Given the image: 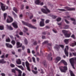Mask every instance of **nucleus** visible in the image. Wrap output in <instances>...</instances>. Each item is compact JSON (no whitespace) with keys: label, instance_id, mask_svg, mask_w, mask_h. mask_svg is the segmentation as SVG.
Instances as JSON below:
<instances>
[{"label":"nucleus","instance_id":"62","mask_svg":"<svg viewBox=\"0 0 76 76\" xmlns=\"http://www.w3.org/2000/svg\"><path fill=\"white\" fill-rule=\"evenodd\" d=\"M32 53L33 54H35V51H34V50H32Z\"/></svg>","mask_w":76,"mask_h":76},{"label":"nucleus","instance_id":"10","mask_svg":"<svg viewBox=\"0 0 76 76\" xmlns=\"http://www.w3.org/2000/svg\"><path fill=\"white\" fill-rule=\"evenodd\" d=\"M0 3L1 4V7L2 10L3 11H5L6 10V9L5 8L6 6L1 2H0Z\"/></svg>","mask_w":76,"mask_h":76},{"label":"nucleus","instance_id":"48","mask_svg":"<svg viewBox=\"0 0 76 76\" xmlns=\"http://www.w3.org/2000/svg\"><path fill=\"white\" fill-rule=\"evenodd\" d=\"M49 22H50V21L49 20H47L46 21V23H49Z\"/></svg>","mask_w":76,"mask_h":76},{"label":"nucleus","instance_id":"7","mask_svg":"<svg viewBox=\"0 0 76 76\" xmlns=\"http://www.w3.org/2000/svg\"><path fill=\"white\" fill-rule=\"evenodd\" d=\"M59 68L61 72H66V71L67 70V67L66 66H61Z\"/></svg>","mask_w":76,"mask_h":76},{"label":"nucleus","instance_id":"31","mask_svg":"<svg viewBox=\"0 0 76 76\" xmlns=\"http://www.w3.org/2000/svg\"><path fill=\"white\" fill-rule=\"evenodd\" d=\"M75 45H76V42H75L74 43H72L71 44V46L72 47H74Z\"/></svg>","mask_w":76,"mask_h":76},{"label":"nucleus","instance_id":"21","mask_svg":"<svg viewBox=\"0 0 76 76\" xmlns=\"http://www.w3.org/2000/svg\"><path fill=\"white\" fill-rule=\"evenodd\" d=\"M40 3H41V1H40V0H37L35 1V3L36 4L39 5V4Z\"/></svg>","mask_w":76,"mask_h":76},{"label":"nucleus","instance_id":"18","mask_svg":"<svg viewBox=\"0 0 76 76\" xmlns=\"http://www.w3.org/2000/svg\"><path fill=\"white\" fill-rule=\"evenodd\" d=\"M17 45L18 46L17 47V48H19V47H20L21 46H22V43H20L19 42H17L16 43Z\"/></svg>","mask_w":76,"mask_h":76},{"label":"nucleus","instance_id":"35","mask_svg":"<svg viewBox=\"0 0 76 76\" xmlns=\"http://www.w3.org/2000/svg\"><path fill=\"white\" fill-rule=\"evenodd\" d=\"M6 41H7V42H10V39H9V38H8L6 39Z\"/></svg>","mask_w":76,"mask_h":76},{"label":"nucleus","instance_id":"51","mask_svg":"<svg viewBox=\"0 0 76 76\" xmlns=\"http://www.w3.org/2000/svg\"><path fill=\"white\" fill-rule=\"evenodd\" d=\"M22 65L23 66V67H25V62H23L22 63Z\"/></svg>","mask_w":76,"mask_h":76},{"label":"nucleus","instance_id":"3","mask_svg":"<svg viewBox=\"0 0 76 76\" xmlns=\"http://www.w3.org/2000/svg\"><path fill=\"white\" fill-rule=\"evenodd\" d=\"M44 7L45 9H41V10L43 13H45V14H47L48 13L50 12V11L47 9V6H45Z\"/></svg>","mask_w":76,"mask_h":76},{"label":"nucleus","instance_id":"57","mask_svg":"<svg viewBox=\"0 0 76 76\" xmlns=\"http://www.w3.org/2000/svg\"><path fill=\"white\" fill-rule=\"evenodd\" d=\"M26 75V74H25V73H23L22 76H25Z\"/></svg>","mask_w":76,"mask_h":76},{"label":"nucleus","instance_id":"53","mask_svg":"<svg viewBox=\"0 0 76 76\" xmlns=\"http://www.w3.org/2000/svg\"><path fill=\"white\" fill-rule=\"evenodd\" d=\"M72 54L75 56H76V53H72Z\"/></svg>","mask_w":76,"mask_h":76},{"label":"nucleus","instance_id":"37","mask_svg":"<svg viewBox=\"0 0 76 76\" xmlns=\"http://www.w3.org/2000/svg\"><path fill=\"white\" fill-rule=\"evenodd\" d=\"M71 37L72 38H73V39H75L76 37H75V35L74 34H72L71 36Z\"/></svg>","mask_w":76,"mask_h":76},{"label":"nucleus","instance_id":"26","mask_svg":"<svg viewBox=\"0 0 76 76\" xmlns=\"http://www.w3.org/2000/svg\"><path fill=\"white\" fill-rule=\"evenodd\" d=\"M69 72H70V75L71 76H75V75L74 74L72 71L71 70H69Z\"/></svg>","mask_w":76,"mask_h":76},{"label":"nucleus","instance_id":"13","mask_svg":"<svg viewBox=\"0 0 76 76\" xmlns=\"http://www.w3.org/2000/svg\"><path fill=\"white\" fill-rule=\"evenodd\" d=\"M26 66L27 67V70H28V71H31V70H30V68H29V64L28 62V61H27L26 62Z\"/></svg>","mask_w":76,"mask_h":76},{"label":"nucleus","instance_id":"20","mask_svg":"<svg viewBox=\"0 0 76 76\" xmlns=\"http://www.w3.org/2000/svg\"><path fill=\"white\" fill-rule=\"evenodd\" d=\"M16 63L18 64H21V61H20V59H18L16 61Z\"/></svg>","mask_w":76,"mask_h":76},{"label":"nucleus","instance_id":"25","mask_svg":"<svg viewBox=\"0 0 76 76\" xmlns=\"http://www.w3.org/2000/svg\"><path fill=\"white\" fill-rule=\"evenodd\" d=\"M69 39H65L64 40V42L66 44H68L69 43Z\"/></svg>","mask_w":76,"mask_h":76},{"label":"nucleus","instance_id":"60","mask_svg":"<svg viewBox=\"0 0 76 76\" xmlns=\"http://www.w3.org/2000/svg\"><path fill=\"white\" fill-rule=\"evenodd\" d=\"M37 42H35L34 43V45H37Z\"/></svg>","mask_w":76,"mask_h":76},{"label":"nucleus","instance_id":"14","mask_svg":"<svg viewBox=\"0 0 76 76\" xmlns=\"http://www.w3.org/2000/svg\"><path fill=\"white\" fill-rule=\"evenodd\" d=\"M60 63H63L65 66H67V63L64 60H61L60 63H59V65H60Z\"/></svg>","mask_w":76,"mask_h":76},{"label":"nucleus","instance_id":"29","mask_svg":"<svg viewBox=\"0 0 76 76\" xmlns=\"http://www.w3.org/2000/svg\"><path fill=\"white\" fill-rule=\"evenodd\" d=\"M24 30H23V32H26L28 31V29H27V28L24 27Z\"/></svg>","mask_w":76,"mask_h":76},{"label":"nucleus","instance_id":"41","mask_svg":"<svg viewBox=\"0 0 76 76\" xmlns=\"http://www.w3.org/2000/svg\"><path fill=\"white\" fill-rule=\"evenodd\" d=\"M32 59L33 60V61L34 63H35V58L34 57H32Z\"/></svg>","mask_w":76,"mask_h":76},{"label":"nucleus","instance_id":"59","mask_svg":"<svg viewBox=\"0 0 76 76\" xmlns=\"http://www.w3.org/2000/svg\"><path fill=\"white\" fill-rule=\"evenodd\" d=\"M69 56H72V54L71 53H69Z\"/></svg>","mask_w":76,"mask_h":76},{"label":"nucleus","instance_id":"8","mask_svg":"<svg viewBox=\"0 0 76 76\" xmlns=\"http://www.w3.org/2000/svg\"><path fill=\"white\" fill-rule=\"evenodd\" d=\"M68 50H69V46H66L64 50V53L67 57L69 56V53H68V51H67Z\"/></svg>","mask_w":76,"mask_h":76},{"label":"nucleus","instance_id":"61","mask_svg":"<svg viewBox=\"0 0 76 76\" xmlns=\"http://www.w3.org/2000/svg\"><path fill=\"white\" fill-rule=\"evenodd\" d=\"M34 70H37V67H34Z\"/></svg>","mask_w":76,"mask_h":76},{"label":"nucleus","instance_id":"33","mask_svg":"<svg viewBox=\"0 0 76 76\" xmlns=\"http://www.w3.org/2000/svg\"><path fill=\"white\" fill-rule=\"evenodd\" d=\"M32 72H33V73L34 74H37L38 73V71H35L34 70H32Z\"/></svg>","mask_w":76,"mask_h":76},{"label":"nucleus","instance_id":"36","mask_svg":"<svg viewBox=\"0 0 76 76\" xmlns=\"http://www.w3.org/2000/svg\"><path fill=\"white\" fill-rule=\"evenodd\" d=\"M65 21L66 22V23H67L68 24H69V23L70 22L69 21H68L67 20L65 19Z\"/></svg>","mask_w":76,"mask_h":76},{"label":"nucleus","instance_id":"54","mask_svg":"<svg viewBox=\"0 0 76 76\" xmlns=\"http://www.w3.org/2000/svg\"><path fill=\"white\" fill-rule=\"evenodd\" d=\"M41 71H42V72H41V73H42V74L44 73V71H43V70L41 69Z\"/></svg>","mask_w":76,"mask_h":76},{"label":"nucleus","instance_id":"19","mask_svg":"<svg viewBox=\"0 0 76 76\" xmlns=\"http://www.w3.org/2000/svg\"><path fill=\"white\" fill-rule=\"evenodd\" d=\"M6 45L7 47H9V48H13V46L9 44L6 43Z\"/></svg>","mask_w":76,"mask_h":76},{"label":"nucleus","instance_id":"56","mask_svg":"<svg viewBox=\"0 0 76 76\" xmlns=\"http://www.w3.org/2000/svg\"><path fill=\"white\" fill-rule=\"evenodd\" d=\"M23 16V15H22V14H20V18H21Z\"/></svg>","mask_w":76,"mask_h":76},{"label":"nucleus","instance_id":"40","mask_svg":"<svg viewBox=\"0 0 76 76\" xmlns=\"http://www.w3.org/2000/svg\"><path fill=\"white\" fill-rule=\"evenodd\" d=\"M24 42L25 44H28V42L27 41V40H26V39H25V40L24 41Z\"/></svg>","mask_w":76,"mask_h":76},{"label":"nucleus","instance_id":"23","mask_svg":"<svg viewBox=\"0 0 76 76\" xmlns=\"http://www.w3.org/2000/svg\"><path fill=\"white\" fill-rule=\"evenodd\" d=\"M6 26L8 29H9L10 30H13V28L10 26H9L8 25H7Z\"/></svg>","mask_w":76,"mask_h":76},{"label":"nucleus","instance_id":"32","mask_svg":"<svg viewBox=\"0 0 76 76\" xmlns=\"http://www.w3.org/2000/svg\"><path fill=\"white\" fill-rule=\"evenodd\" d=\"M4 29V26H0V30H3Z\"/></svg>","mask_w":76,"mask_h":76},{"label":"nucleus","instance_id":"15","mask_svg":"<svg viewBox=\"0 0 76 76\" xmlns=\"http://www.w3.org/2000/svg\"><path fill=\"white\" fill-rule=\"evenodd\" d=\"M61 47V48H64V45H56V47H57V48H56V47H55L54 48L55 49H56L57 50V48H59V47Z\"/></svg>","mask_w":76,"mask_h":76},{"label":"nucleus","instance_id":"2","mask_svg":"<svg viewBox=\"0 0 76 76\" xmlns=\"http://www.w3.org/2000/svg\"><path fill=\"white\" fill-rule=\"evenodd\" d=\"M65 35V37L66 38H69L70 37L71 33L69 31H67L66 30H63L62 31Z\"/></svg>","mask_w":76,"mask_h":76},{"label":"nucleus","instance_id":"46","mask_svg":"<svg viewBox=\"0 0 76 76\" xmlns=\"http://www.w3.org/2000/svg\"><path fill=\"white\" fill-rule=\"evenodd\" d=\"M39 5H40L41 6H42L44 5V2H42L41 3H40Z\"/></svg>","mask_w":76,"mask_h":76},{"label":"nucleus","instance_id":"17","mask_svg":"<svg viewBox=\"0 0 76 76\" xmlns=\"http://www.w3.org/2000/svg\"><path fill=\"white\" fill-rule=\"evenodd\" d=\"M61 60V58L59 57H57L56 58V60H55V63H57L60 60Z\"/></svg>","mask_w":76,"mask_h":76},{"label":"nucleus","instance_id":"34","mask_svg":"<svg viewBox=\"0 0 76 76\" xmlns=\"http://www.w3.org/2000/svg\"><path fill=\"white\" fill-rule=\"evenodd\" d=\"M61 19V18H58L57 19V22H59V21H60V20Z\"/></svg>","mask_w":76,"mask_h":76},{"label":"nucleus","instance_id":"55","mask_svg":"<svg viewBox=\"0 0 76 76\" xmlns=\"http://www.w3.org/2000/svg\"><path fill=\"white\" fill-rule=\"evenodd\" d=\"M10 37L11 38V39H13V36L12 35H10Z\"/></svg>","mask_w":76,"mask_h":76},{"label":"nucleus","instance_id":"39","mask_svg":"<svg viewBox=\"0 0 76 76\" xmlns=\"http://www.w3.org/2000/svg\"><path fill=\"white\" fill-rule=\"evenodd\" d=\"M28 60H29V62H32V60H31V57H28Z\"/></svg>","mask_w":76,"mask_h":76},{"label":"nucleus","instance_id":"45","mask_svg":"<svg viewBox=\"0 0 76 76\" xmlns=\"http://www.w3.org/2000/svg\"><path fill=\"white\" fill-rule=\"evenodd\" d=\"M52 18L53 19H56V18H57V16L55 15H53Z\"/></svg>","mask_w":76,"mask_h":76},{"label":"nucleus","instance_id":"12","mask_svg":"<svg viewBox=\"0 0 76 76\" xmlns=\"http://www.w3.org/2000/svg\"><path fill=\"white\" fill-rule=\"evenodd\" d=\"M41 21L40 23V26H44V19H41Z\"/></svg>","mask_w":76,"mask_h":76},{"label":"nucleus","instance_id":"22","mask_svg":"<svg viewBox=\"0 0 76 76\" xmlns=\"http://www.w3.org/2000/svg\"><path fill=\"white\" fill-rule=\"evenodd\" d=\"M6 63V61H5L4 59L1 60V61H0V63H2V64H4V63Z\"/></svg>","mask_w":76,"mask_h":76},{"label":"nucleus","instance_id":"16","mask_svg":"<svg viewBox=\"0 0 76 76\" xmlns=\"http://www.w3.org/2000/svg\"><path fill=\"white\" fill-rule=\"evenodd\" d=\"M12 25L13 27L15 28H18V24H17V23L16 22H14L12 23Z\"/></svg>","mask_w":76,"mask_h":76},{"label":"nucleus","instance_id":"47","mask_svg":"<svg viewBox=\"0 0 76 76\" xmlns=\"http://www.w3.org/2000/svg\"><path fill=\"white\" fill-rule=\"evenodd\" d=\"M27 52L28 53H31V52L30 51V49H27Z\"/></svg>","mask_w":76,"mask_h":76},{"label":"nucleus","instance_id":"24","mask_svg":"<svg viewBox=\"0 0 76 76\" xmlns=\"http://www.w3.org/2000/svg\"><path fill=\"white\" fill-rule=\"evenodd\" d=\"M17 66L19 68H20V69H21V70H24V68H23V66H22V65Z\"/></svg>","mask_w":76,"mask_h":76},{"label":"nucleus","instance_id":"64","mask_svg":"<svg viewBox=\"0 0 76 76\" xmlns=\"http://www.w3.org/2000/svg\"><path fill=\"white\" fill-rule=\"evenodd\" d=\"M4 55H3L1 56V58H4Z\"/></svg>","mask_w":76,"mask_h":76},{"label":"nucleus","instance_id":"58","mask_svg":"<svg viewBox=\"0 0 76 76\" xmlns=\"http://www.w3.org/2000/svg\"><path fill=\"white\" fill-rule=\"evenodd\" d=\"M44 66L45 67H47V64L44 63Z\"/></svg>","mask_w":76,"mask_h":76},{"label":"nucleus","instance_id":"1","mask_svg":"<svg viewBox=\"0 0 76 76\" xmlns=\"http://www.w3.org/2000/svg\"><path fill=\"white\" fill-rule=\"evenodd\" d=\"M64 9H58V10H59V11H61L62 12H65L67 11V10H68L69 11H71L72 10H75V8H69L68 7H64Z\"/></svg>","mask_w":76,"mask_h":76},{"label":"nucleus","instance_id":"28","mask_svg":"<svg viewBox=\"0 0 76 76\" xmlns=\"http://www.w3.org/2000/svg\"><path fill=\"white\" fill-rule=\"evenodd\" d=\"M13 10H14V11H15V12H16V13H17L18 11V10H17V8H15V7H14L13 8Z\"/></svg>","mask_w":76,"mask_h":76},{"label":"nucleus","instance_id":"30","mask_svg":"<svg viewBox=\"0 0 76 76\" xmlns=\"http://www.w3.org/2000/svg\"><path fill=\"white\" fill-rule=\"evenodd\" d=\"M11 43L12 44H13V45H15V43H16V42H15V41L13 40L12 41Z\"/></svg>","mask_w":76,"mask_h":76},{"label":"nucleus","instance_id":"9","mask_svg":"<svg viewBox=\"0 0 76 76\" xmlns=\"http://www.w3.org/2000/svg\"><path fill=\"white\" fill-rule=\"evenodd\" d=\"M8 18H9V19H7V23H11V22H12V21H13V19L12 17L8 16Z\"/></svg>","mask_w":76,"mask_h":76},{"label":"nucleus","instance_id":"42","mask_svg":"<svg viewBox=\"0 0 76 76\" xmlns=\"http://www.w3.org/2000/svg\"><path fill=\"white\" fill-rule=\"evenodd\" d=\"M10 66L11 67H15V65L11 64H10Z\"/></svg>","mask_w":76,"mask_h":76},{"label":"nucleus","instance_id":"50","mask_svg":"<svg viewBox=\"0 0 76 76\" xmlns=\"http://www.w3.org/2000/svg\"><path fill=\"white\" fill-rule=\"evenodd\" d=\"M0 75H1L2 76H5V74L4 73L0 74Z\"/></svg>","mask_w":76,"mask_h":76},{"label":"nucleus","instance_id":"44","mask_svg":"<svg viewBox=\"0 0 76 76\" xmlns=\"http://www.w3.org/2000/svg\"><path fill=\"white\" fill-rule=\"evenodd\" d=\"M48 41H45L43 43V44H47V43H48Z\"/></svg>","mask_w":76,"mask_h":76},{"label":"nucleus","instance_id":"63","mask_svg":"<svg viewBox=\"0 0 76 76\" xmlns=\"http://www.w3.org/2000/svg\"><path fill=\"white\" fill-rule=\"evenodd\" d=\"M18 52H21V49H18Z\"/></svg>","mask_w":76,"mask_h":76},{"label":"nucleus","instance_id":"6","mask_svg":"<svg viewBox=\"0 0 76 76\" xmlns=\"http://www.w3.org/2000/svg\"><path fill=\"white\" fill-rule=\"evenodd\" d=\"M70 15H68L66 17H64V18L65 19H71V20H72V21H74V22H73V24L74 25H76V20L75 19L73 18H70Z\"/></svg>","mask_w":76,"mask_h":76},{"label":"nucleus","instance_id":"49","mask_svg":"<svg viewBox=\"0 0 76 76\" xmlns=\"http://www.w3.org/2000/svg\"><path fill=\"white\" fill-rule=\"evenodd\" d=\"M19 35H23V33L22 32H20Z\"/></svg>","mask_w":76,"mask_h":76},{"label":"nucleus","instance_id":"4","mask_svg":"<svg viewBox=\"0 0 76 76\" xmlns=\"http://www.w3.org/2000/svg\"><path fill=\"white\" fill-rule=\"evenodd\" d=\"M75 60L76 61V58H71L69 59V61L70 63H71L72 66L73 67V68L75 69V68L74 67V64L75 63V62L74 61V60Z\"/></svg>","mask_w":76,"mask_h":76},{"label":"nucleus","instance_id":"11","mask_svg":"<svg viewBox=\"0 0 76 76\" xmlns=\"http://www.w3.org/2000/svg\"><path fill=\"white\" fill-rule=\"evenodd\" d=\"M15 70H16L19 73L18 76H22V72H21V70L18 69L17 68H15Z\"/></svg>","mask_w":76,"mask_h":76},{"label":"nucleus","instance_id":"5","mask_svg":"<svg viewBox=\"0 0 76 76\" xmlns=\"http://www.w3.org/2000/svg\"><path fill=\"white\" fill-rule=\"evenodd\" d=\"M22 22L24 24V25H26V26H27L29 27V28H34V29H36V28H37L36 27H35L30 24L25 23L23 21H22Z\"/></svg>","mask_w":76,"mask_h":76},{"label":"nucleus","instance_id":"27","mask_svg":"<svg viewBox=\"0 0 76 76\" xmlns=\"http://www.w3.org/2000/svg\"><path fill=\"white\" fill-rule=\"evenodd\" d=\"M7 14L6 13H4V20H6V17H7Z\"/></svg>","mask_w":76,"mask_h":76},{"label":"nucleus","instance_id":"43","mask_svg":"<svg viewBox=\"0 0 76 76\" xmlns=\"http://www.w3.org/2000/svg\"><path fill=\"white\" fill-rule=\"evenodd\" d=\"M12 72H13V73H16V72H15V69H12Z\"/></svg>","mask_w":76,"mask_h":76},{"label":"nucleus","instance_id":"38","mask_svg":"<svg viewBox=\"0 0 76 76\" xmlns=\"http://www.w3.org/2000/svg\"><path fill=\"white\" fill-rule=\"evenodd\" d=\"M12 14H13L15 18H16V17H17V15L15 14V12H13Z\"/></svg>","mask_w":76,"mask_h":76},{"label":"nucleus","instance_id":"52","mask_svg":"<svg viewBox=\"0 0 76 76\" xmlns=\"http://www.w3.org/2000/svg\"><path fill=\"white\" fill-rule=\"evenodd\" d=\"M22 48L23 50H24L25 49V46H22Z\"/></svg>","mask_w":76,"mask_h":76}]
</instances>
